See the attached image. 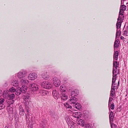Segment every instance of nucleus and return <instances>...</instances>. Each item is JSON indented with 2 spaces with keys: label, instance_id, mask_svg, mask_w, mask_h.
Returning <instances> with one entry per match:
<instances>
[{
  "label": "nucleus",
  "instance_id": "18",
  "mask_svg": "<svg viewBox=\"0 0 128 128\" xmlns=\"http://www.w3.org/2000/svg\"><path fill=\"white\" fill-rule=\"evenodd\" d=\"M79 93V91L78 90H75L71 92L72 96H76Z\"/></svg>",
  "mask_w": 128,
  "mask_h": 128
},
{
  "label": "nucleus",
  "instance_id": "11",
  "mask_svg": "<svg viewBox=\"0 0 128 128\" xmlns=\"http://www.w3.org/2000/svg\"><path fill=\"white\" fill-rule=\"evenodd\" d=\"M77 123L79 125L83 126L85 124V122L84 120L81 119H78L77 120Z\"/></svg>",
  "mask_w": 128,
  "mask_h": 128
},
{
  "label": "nucleus",
  "instance_id": "43",
  "mask_svg": "<svg viewBox=\"0 0 128 128\" xmlns=\"http://www.w3.org/2000/svg\"><path fill=\"white\" fill-rule=\"evenodd\" d=\"M69 120H70L69 118L68 117L66 118V122L68 124V122Z\"/></svg>",
  "mask_w": 128,
  "mask_h": 128
},
{
  "label": "nucleus",
  "instance_id": "9",
  "mask_svg": "<svg viewBox=\"0 0 128 128\" xmlns=\"http://www.w3.org/2000/svg\"><path fill=\"white\" fill-rule=\"evenodd\" d=\"M52 94L55 99H58L59 97V94L58 92L56 90H53Z\"/></svg>",
  "mask_w": 128,
  "mask_h": 128
},
{
  "label": "nucleus",
  "instance_id": "32",
  "mask_svg": "<svg viewBox=\"0 0 128 128\" xmlns=\"http://www.w3.org/2000/svg\"><path fill=\"white\" fill-rule=\"evenodd\" d=\"M16 91V90L15 88L13 87L10 88L9 90V91L12 92H15Z\"/></svg>",
  "mask_w": 128,
  "mask_h": 128
},
{
  "label": "nucleus",
  "instance_id": "37",
  "mask_svg": "<svg viewBox=\"0 0 128 128\" xmlns=\"http://www.w3.org/2000/svg\"><path fill=\"white\" fill-rule=\"evenodd\" d=\"M111 128H117V126L114 123H112L111 124Z\"/></svg>",
  "mask_w": 128,
  "mask_h": 128
},
{
  "label": "nucleus",
  "instance_id": "24",
  "mask_svg": "<svg viewBox=\"0 0 128 128\" xmlns=\"http://www.w3.org/2000/svg\"><path fill=\"white\" fill-rule=\"evenodd\" d=\"M115 94V89L114 88H111L110 93V95L112 96L113 97L114 96Z\"/></svg>",
  "mask_w": 128,
  "mask_h": 128
},
{
  "label": "nucleus",
  "instance_id": "31",
  "mask_svg": "<svg viewBox=\"0 0 128 128\" xmlns=\"http://www.w3.org/2000/svg\"><path fill=\"white\" fill-rule=\"evenodd\" d=\"M14 101L13 100H8L7 101V103L9 105L13 104L14 102Z\"/></svg>",
  "mask_w": 128,
  "mask_h": 128
},
{
  "label": "nucleus",
  "instance_id": "20",
  "mask_svg": "<svg viewBox=\"0 0 128 128\" xmlns=\"http://www.w3.org/2000/svg\"><path fill=\"white\" fill-rule=\"evenodd\" d=\"M72 115L75 118H79L81 116L80 113V112H76L74 114V113Z\"/></svg>",
  "mask_w": 128,
  "mask_h": 128
},
{
  "label": "nucleus",
  "instance_id": "38",
  "mask_svg": "<svg viewBox=\"0 0 128 128\" xmlns=\"http://www.w3.org/2000/svg\"><path fill=\"white\" fill-rule=\"evenodd\" d=\"M4 101V99L2 98H0V104H2Z\"/></svg>",
  "mask_w": 128,
  "mask_h": 128
},
{
  "label": "nucleus",
  "instance_id": "12",
  "mask_svg": "<svg viewBox=\"0 0 128 128\" xmlns=\"http://www.w3.org/2000/svg\"><path fill=\"white\" fill-rule=\"evenodd\" d=\"M119 52L117 51H114L113 55L114 60H118Z\"/></svg>",
  "mask_w": 128,
  "mask_h": 128
},
{
  "label": "nucleus",
  "instance_id": "19",
  "mask_svg": "<svg viewBox=\"0 0 128 128\" xmlns=\"http://www.w3.org/2000/svg\"><path fill=\"white\" fill-rule=\"evenodd\" d=\"M61 98L64 100H66L68 98V96L66 94L62 93L61 94Z\"/></svg>",
  "mask_w": 128,
  "mask_h": 128
},
{
  "label": "nucleus",
  "instance_id": "7",
  "mask_svg": "<svg viewBox=\"0 0 128 128\" xmlns=\"http://www.w3.org/2000/svg\"><path fill=\"white\" fill-rule=\"evenodd\" d=\"M117 68H115V69L113 68V71H112V73H113V77L112 79H114V78L115 79H116V77L117 74H118L119 72L118 71V72H117Z\"/></svg>",
  "mask_w": 128,
  "mask_h": 128
},
{
  "label": "nucleus",
  "instance_id": "47",
  "mask_svg": "<svg viewBox=\"0 0 128 128\" xmlns=\"http://www.w3.org/2000/svg\"><path fill=\"white\" fill-rule=\"evenodd\" d=\"M1 108H0V110L2 108L4 107V106L2 105H1V106H0Z\"/></svg>",
  "mask_w": 128,
  "mask_h": 128
},
{
  "label": "nucleus",
  "instance_id": "8",
  "mask_svg": "<svg viewBox=\"0 0 128 128\" xmlns=\"http://www.w3.org/2000/svg\"><path fill=\"white\" fill-rule=\"evenodd\" d=\"M123 12H119V15L118 18L117 19L118 20H119L123 22V20L124 19V14Z\"/></svg>",
  "mask_w": 128,
  "mask_h": 128
},
{
  "label": "nucleus",
  "instance_id": "41",
  "mask_svg": "<svg viewBox=\"0 0 128 128\" xmlns=\"http://www.w3.org/2000/svg\"><path fill=\"white\" fill-rule=\"evenodd\" d=\"M26 119L27 120H29V119L30 118V116L28 114H26Z\"/></svg>",
  "mask_w": 128,
  "mask_h": 128
},
{
  "label": "nucleus",
  "instance_id": "5",
  "mask_svg": "<svg viewBox=\"0 0 128 128\" xmlns=\"http://www.w3.org/2000/svg\"><path fill=\"white\" fill-rule=\"evenodd\" d=\"M37 77V74L35 73H32L30 74L28 76V78L30 80H33L35 79Z\"/></svg>",
  "mask_w": 128,
  "mask_h": 128
},
{
  "label": "nucleus",
  "instance_id": "50",
  "mask_svg": "<svg viewBox=\"0 0 128 128\" xmlns=\"http://www.w3.org/2000/svg\"><path fill=\"white\" fill-rule=\"evenodd\" d=\"M120 84V81L119 80L118 82V86H119V84Z\"/></svg>",
  "mask_w": 128,
  "mask_h": 128
},
{
  "label": "nucleus",
  "instance_id": "13",
  "mask_svg": "<svg viewBox=\"0 0 128 128\" xmlns=\"http://www.w3.org/2000/svg\"><path fill=\"white\" fill-rule=\"evenodd\" d=\"M116 79L114 80V79H112V84L111 88H114V89H117L118 88V87L117 86L116 84H115V81Z\"/></svg>",
  "mask_w": 128,
  "mask_h": 128
},
{
  "label": "nucleus",
  "instance_id": "4",
  "mask_svg": "<svg viewBox=\"0 0 128 128\" xmlns=\"http://www.w3.org/2000/svg\"><path fill=\"white\" fill-rule=\"evenodd\" d=\"M27 74V72H19L18 73V77L20 79L23 78L26 76Z\"/></svg>",
  "mask_w": 128,
  "mask_h": 128
},
{
  "label": "nucleus",
  "instance_id": "33",
  "mask_svg": "<svg viewBox=\"0 0 128 128\" xmlns=\"http://www.w3.org/2000/svg\"><path fill=\"white\" fill-rule=\"evenodd\" d=\"M64 106L66 108H72V106L69 105L67 103L64 104Z\"/></svg>",
  "mask_w": 128,
  "mask_h": 128
},
{
  "label": "nucleus",
  "instance_id": "48",
  "mask_svg": "<svg viewBox=\"0 0 128 128\" xmlns=\"http://www.w3.org/2000/svg\"><path fill=\"white\" fill-rule=\"evenodd\" d=\"M120 38L122 40H123L124 38V37L122 36H121Z\"/></svg>",
  "mask_w": 128,
  "mask_h": 128
},
{
  "label": "nucleus",
  "instance_id": "25",
  "mask_svg": "<svg viewBox=\"0 0 128 128\" xmlns=\"http://www.w3.org/2000/svg\"><path fill=\"white\" fill-rule=\"evenodd\" d=\"M121 31L120 30H117L116 32V38H119L120 35L121 34Z\"/></svg>",
  "mask_w": 128,
  "mask_h": 128
},
{
  "label": "nucleus",
  "instance_id": "39",
  "mask_svg": "<svg viewBox=\"0 0 128 128\" xmlns=\"http://www.w3.org/2000/svg\"><path fill=\"white\" fill-rule=\"evenodd\" d=\"M110 108L112 110H114V103H113L110 106Z\"/></svg>",
  "mask_w": 128,
  "mask_h": 128
},
{
  "label": "nucleus",
  "instance_id": "53",
  "mask_svg": "<svg viewBox=\"0 0 128 128\" xmlns=\"http://www.w3.org/2000/svg\"><path fill=\"white\" fill-rule=\"evenodd\" d=\"M124 1H126V0H123Z\"/></svg>",
  "mask_w": 128,
  "mask_h": 128
},
{
  "label": "nucleus",
  "instance_id": "45",
  "mask_svg": "<svg viewBox=\"0 0 128 128\" xmlns=\"http://www.w3.org/2000/svg\"><path fill=\"white\" fill-rule=\"evenodd\" d=\"M8 109H9L8 108H7L8 111V112L9 113V114H12V110L11 111L10 110V112H9V111H8Z\"/></svg>",
  "mask_w": 128,
  "mask_h": 128
},
{
  "label": "nucleus",
  "instance_id": "36",
  "mask_svg": "<svg viewBox=\"0 0 128 128\" xmlns=\"http://www.w3.org/2000/svg\"><path fill=\"white\" fill-rule=\"evenodd\" d=\"M15 95L14 94H11L10 95L9 97L10 100H12L14 98Z\"/></svg>",
  "mask_w": 128,
  "mask_h": 128
},
{
  "label": "nucleus",
  "instance_id": "14",
  "mask_svg": "<svg viewBox=\"0 0 128 128\" xmlns=\"http://www.w3.org/2000/svg\"><path fill=\"white\" fill-rule=\"evenodd\" d=\"M126 6L124 5H121L120 7L119 12L120 13V12L124 13V11L126 10Z\"/></svg>",
  "mask_w": 128,
  "mask_h": 128
},
{
  "label": "nucleus",
  "instance_id": "27",
  "mask_svg": "<svg viewBox=\"0 0 128 128\" xmlns=\"http://www.w3.org/2000/svg\"><path fill=\"white\" fill-rule=\"evenodd\" d=\"M21 82L22 83V84H26L27 83V82H28V80H26L24 79V78H22L20 80Z\"/></svg>",
  "mask_w": 128,
  "mask_h": 128
},
{
  "label": "nucleus",
  "instance_id": "35",
  "mask_svg": "<svg viewBox=\"0 0 128 128\" xmlns=\"http://www.w3.org/2000/svg\"><path fill=\"white\" fill-rule=\"evenodd\" d=\"M122 35L126 36H128V32L127 30H124L123 32Z\"/></svg>",
  "mask_w": 128,
  "mask_h": 128
},
{
  "label": "nucleus",
  "instance_id": "23",
  "mask_svg": "<svg viewBox=\"0 0 128 128\" xmlns=\"http://www.w3.org/2000/svg\"><path fill=\"white\" fill-rule=\"evenodd\" d=\"M27 88H28L26 86L24 85H23L21 88V90H22V92L24 93L26 92L27 91Z\"/></svg>",
  "mask_w": 128,
  "mask_h": 128
},
{
  "label": "nucleus",
  "instance_id": "46",
  "mask_svg": "<svg viewBox=\"0 0 128 128\" xmlns=\"http://www.w3.org/2000/svg\"><path fill=\"white\" fill-rule=\"evenodd\" d=\"M112 98L111 97H110L109 101L111 102L112 100Z\"/></svg>",
  "mask_w": 128,
  "mask_h": 128
},
{
  "label": "nucleus",
  "instance_id": "51",
  "mask_svg": "<svg viewBox=\"0 0 128 128\" xmlns=\"http://www.w3.org/2000/svg\"><path fill=\"white\" fill-rule=\"evenodd\" d=\"M111 102H110V101H108V105H109V104H110L111 103Z\"/></svg>",
  "mask_w": 128,
  "mask_h": 128
},
{
  "label": "nucleus",
  "instance_id": "34",
  "mask_svg": "<svg viewBox=\"0 0 128 128\" xmlns=\"http://www.w3.org/2000/svg\"><path fill=\"white\" fill-rule=\"evenodd\" d=\"M18 90H17L16 92L18 93V94L20 95V94L21 92H22V90H21V88H18Z\"/></svg>",
  "mask_w": 128,
  "mask_h": 128
},
{
  "label": "nucleus",
  "instance_id": "49",
  "mask_svg": "<svg viewBox=\"0 0 128 128\" xmlns=\"http://www.w3.org/2000/svg\"><path fill=\"white\" fill-rule=\"evenodd\" d=\"M63 88V86H61L60 87V89H62Z\"/></svg>",
  "mask_w": 128,
  "mask_h": 128
},
{
  "label": "nucleus",
  "instance_id": "52",
  "mask_svg": "<svg viewBox=\"0 0 128 128\" xmlns=\"http://www.w3.org/2000/svg\"><path fill=\"white\" fill-rule=\"evenodd\" d=\"M5 128H8V127H6Z\"/></svg>",
  "mask_w": 128,
  "mask_h": 128
},
{
  "label": "nucleus",
  "instance_id": "40",
  "mask_svg": "<svg viewBox=\"0 0 128 128\" xmlns=\"http://www.w3.org/2000/svg\"><path fill=\"white\" fill-rule=\"evenodd\" d=\"M86 128H92L91 126H90V124H87L86 126Z\"/></svg>",
  "mask_w": 128,
  "mask_h": 128
},
{
  "label": "nucleus",
  "instance_id": "42",
  "mask_svg": "<svg viewBox=\"0 0 128 128\" xmlns=\"http://www.w3.org/2000/svg\"><path fill=\"white\" fill-rule=\"evenodd\" d=\"M8 91L7 90H6L4 91V94H8Z\"/></svg>",
  "mask_w": 128,
  "mask_h": 128
},
{
  "label": "nucleus",
  "instance_id": "1",
  "mask_svg": "<svg viewBox=\"0 0 128 128\" xmlns=\"http://www.w3.org/2000/svg\"><path fill=\"white\" fill-rule=\"evenodd\" d=\"M41 85L42 87L46 89H50L52 87V84L51 83L47 81L43 82Z\"/></svg>",
  "mask_w": 128,
  "mask_h": 128
},
{
  "label": "nucleus",
  "instance_id": "17",
  "mask_svg": "<svg viewBox=\"0 0 128 128\" xmlns=\"http://www.w3.org/2000/svg\"><path fill=\"white\" fill-rule=\"evenodd\" d=\"M120 43V42L119 40H116L114 42V48H118L119 45Z\"/></svg>",
  "mask_w": 128,
  "mask_h": 128
},
{
  "label": "nucleus",
  "instance_id": "16",
  "mask_svg": "<svg viewBox=\"0 0 128 128\" xmlns=\"http://www.w3.org/2000/svg\"><path fill=\"white\" fill-rule=\"evenodd\" d=\"M122 21H121L119 20H118L116 24V28L117 30L120 28L122 23Z\"/></svg>",
  "mask_w": 128,
  "mask_h": 128
},
{
  "label": "nucleus",
  "instance_id": "6",
  "mask_svg": "<svg viewBox=\"0 0 128 128\" xmlns=\"http://www.w3.org/2000/svg\"><path fill=\"white\" fill-rule=\"evenodd\" d=\"M22 98L26 102V104L27 103V102L28 103L29 102L31 101V99L30 96L28 95H23Z\"/></svg>",
  "mask_w": 128,
  "mask_h": 128
},
{
  "label": "nucleus",
  "instance_id": "10",
  "mask_svg": "<svg viewBox=\"0 0 128 128\" xmlns=\"http://www.w3.org/2000/svg\"><path fill=\"white\" fill-rule=\"evenodd\" d=\"M77 100V99L74 96L71 98L69 102L71 104H74L76 103Z\"/></svg>",
  "mask_w": 128,
  "mask_h": 128
},
{
  "label": "nucleus",
  "instance_id": "29",
  "mask_svg": "<svg viewBox=\"0 0 128 128\" xmlns=\"http://www.w3.org/2000/svg\"><path fill=\"white\" fill-rule=\"evenodd\" d=\"M43 78L45 79H46L48 77V73L47 72L44 73L42 75Z\"/></svg>",
  "mask_w": 128,
  "mask_h": 128
},
{
  "label": "nucleus",
  "instance_id": "15",
  "mask_svg": "<svg viewBox=\"0 0 128 128\" xmlns=\"http://www.w3.org/2000/svg\"><path fill=\"white\" fill-rule=\"evenodd\" d=\"M19 108L20 114L21 115H24V110L22 108V106H20Z\"/></svg>",
  "mask_w": 128,
  "mask_h": 128
},
{
  "label": "nucleus",
  "instance_id": "2",
  "mask_svg": "<svg viewBox=\"0 0 128 128\" xmlns=\"http://www.w3.org/2000/svg\"><path fill=\"white\" fill-rule=\"evenodd\" d=\"M28 88L33 92H36L38 89V86L35 83H31L29 84Z\"/></svg>",
  "mask_w": 128,
  "mask_h": 128
},
{
  "label": "nucleus",
  "instance_id": "22",
  "mask_svg": "<svg viewBox=\"0 0 128 128\" xmlns=\"http://www.w3.org/2000/svg\"><path fill=\"white\" fill-rule=\"evenodd\" d=\"M11 84L14 86H18V80H14L12 82Z\"/></svg>",
  "mask_w": 128,
  "mask_h": 128
},
{
  "label": "nucleus",
  "instance_id": "28",
  "mask_svg": "<svg viewBox=\"0 0 128 128\" xmlns=\"http://www.w3.org/2000/svg\"><path fill=\"white\" fill-rule=\"evenodd\" d=\"M113 113V112L111 111L109 115V118L110 120H112L114 118Z\"/></svg>",
  "mask_w": 128,
  "mask_h": 128
},
{
  "label": "nucleus",
  "instance_id": "26",
  "mask_svg": "<svg viewBox=\"0 0 128 128\" xmlns=\"http://www.w3.org/2000/svg\"><path fill=\"white\" fill-rule=\"evenodd\" d=\"M74 107H75L76 108L78 109H79L81 107L80 104L79 103H76L74 106Z\"/></svg>",
  "mask_w": 128,
  "mask_h": 128
},
{
  "label": "nucleus",
  "instance_id": "3",
  "mask_svg": "<svg viewBox=\"0 0 128 128\" xmlns=\"http://www.w3.org/2000/svg\"><path fill=\"white\" fill-rule=\"evenodd\" d=\"M53 82L56 87L59 86L60 85V80L56 77H54L53 78Z\"/></svg>",
  "mask_w": 128,
  "mask_h": 128
},
{
  "label": "nucleus",
  "instance_id": "21",
  "mask_svg": "<svg viewBox=\"0 0 128 128\" xmlns=\"http://www.w3.org/2000/svg\"><path fill=\"white\" fill-rule=\"evenodd\" d=\"M113 64V67H114L115 68H117L118 66L119 65V63H118L117 61H114V60Z\"/></svg>",
  "mask_w": 128,
  "mask_h": 128
},
{
  "label": "nucleus",
  "instance_id": "44",
  "mask_svg": "<svg viewBox=\"0 0 128 128\" xmlns=\"http://www.w3.org/2000/svg\"><path fill=\"white\" fill-rule=\"evenodd\" d=\"M60 90L61 92H64L65 91V90H64L63 88L60 89Z\"/></svg>",
  "mask_w": 128,
  "mask_h": 128
},
{
  "label": "nucleus",
  "instance_id": "30",
  "mask_svg": "<svg viewBox=\"0 0 128 128\" xmlns=\"http://www.w3.org/2000/svg\"><path fill=\"white\" fill-rule=\"evenodd\" d=\"M40 92L42 96H44L46 94V92L44 90H41Z\"/></svg>",
  "mask_w": 128,
  "mask_h": 128
}]
</instances>
